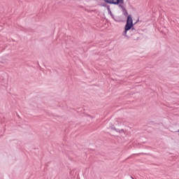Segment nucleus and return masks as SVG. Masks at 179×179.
Wrapping results in <instances>:
<instances>
[{"label": "nucleus", "instance_id": "423d86ee", "mask_svg": "<svg viewBox=\"0 0 179 179\" xmlns=\"http://www.w3.org/2000/svg\"><path fill=\"white\" fill-rule=\"evenodd\" d=\"M108 10H109L110 13H111V10H110L109 7L108 8Z\"/></svg>", "mask_w": 179, "mask_h": 179}, {"label": "nucleus", "instance_id": "f257e3e1", "mask_svg": "<svg viewBox=\"0 0 179 179\" xmlns=\"http://www.w3.org/2000/svg\"><path fill=\"white\" fill-rule=\"evenodd\" d=\"M133 26L134 22L132 20V17L131 15H128L127 23L124 27V31H123V36H124V37H129V36H128L127 33H128V31H129V30L132 29Z\"/></svg>", "mask_w": 179, "mask_h": 179}, {"label": "nucleus", "instance_id": "f03ea898", "mask_svg": "<svg viewBox=\"0 0 179 179\" xmlns=\"http://www.w3.org/2000/svg\"><path fill=\"white\" fill-rule=\"evenodd\" d=\"M106 3L110 5H120V3H124V0H103Z\"/></svg>", "mask_w": 179, "mask_h": 179}, {"label": "nucleus", "instance_id": "0eeeda50", "mask_svg": "<svg viewBox=\"0 0 179 179\" xmlns=\"http://www.w3.org/2000/svg\"><path fill=\"white\" fill-rule=\"evenodd\" d=\"M134 179V178H133Z\"/></svg>", "mask_w": 179, "mask_h": 179}, {"label": "nucleus", "instance_id": "20e7f679", "mask_svg": "<svg viewBox=\"0 0 179 179\" xmlns=\"http://www.w3.org/2000/svg\"><path fill=\"white\" fill-rule=\"evenodd\" d=\"M130 33L131 36H133V34H135L136 33V29L135 28L130 29Z\"/></svg>", "mask_w": 179, "mask_h": 179}, {"label": "nucleus", "instance_id": "39448f33", "mask_svg": "<svg viewBox=\"0 0 179 179\" xmlns=\"http://www.w3.org/2000/svg\"><path fill=\"white\" fill-rule=\"evenodd\" d=\"M112 129H114L115 131H116V132H119L120 134H121L122 132H124V130L117 129H115V127H113Z\"/></svg>", "mask_w": 179, "mask_h": 179}, {"label": "nucleus", "instance_id": "7ed1b4c3", "mask_svg": "<svg viewBox=\"0 0 179 179\" xmlns=\"http://www.w3.org/2000/svg\"><path fill=\"white\" fill-rule=\"evenodd\" d=\"M120 8H121L123 10V13L124 15V16H128V12L127 11V10L124 8V6H122V3H120L119 4Z\"/></svg>", "mask_w": 179, "mask_h": 179}]
</instances>
